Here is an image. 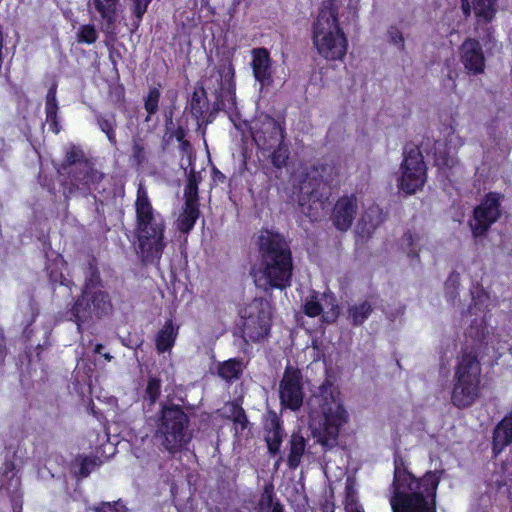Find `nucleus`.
Returning a JSON list of instances; mask_svg holds the SVG:
<instances>
[{
  "label": "nucleus",
  "mask_w": 512,
  "mask_h": 512,
  "mask_svg": "<svg viewBox=\"0 0 512 512\" xmlns=\"http://www.w3.org/2000/svg\"><path fill=\"white\" fill-rule=\"evenodd\" d=\"M393 464L389 500L392 512H437V491L442 471L429 470L416 477L399 453H395Z\"/></svg>",
  "instance_id": "f257e3e1"
},
{
  "label": "nucleus",
  "mask_w": 512,
  "mask_h": 512,
  "mask_svg": "<svg viewBox=\"0 0 512 512\" xmlns=\"http://www.w3.org/2000/svg\"><path fill=\"white\" fill-rule=\"evenodd\" d=\"M260 266L271 289L285 290L292 284L293 256L290 243L279 232L263 229L258 237Z\"/></svg>",
  "instance_id": "f03ea898"
},
{
  "label": "nucleus",
  "mask_w": 512,
  "mask_h": 512,
  "mask_svg": "<svg viewBox=\"0 0 512 512\" xmlns=\"http://www.w3.org/2000/svg\"><path fill=\"white\" fill-rule=\"evenodd\" d=\"M135 214L141 261L144 264L159 263L166 247V223L164 217L153 208L142 184L137 189Z\"/></svg>",
  "instance_id": "7ed1b4c3"
},
{
  "label": "nucleus",
  "mask_w": 512,
  "mask_h": 512,
  "mask_svg": "<svg viewBox=\"0 0 512 512\" xmlns=\"http://www.w3.org/2000/svg\"><path fill=\"white\" fill-rule=\"evenodd\" d=\"M101 273L95 258L88 261L84 283L80 294L67 310V319L77 325L79 332L83 326H90L94 318L100 319L112 311L110 294L103 290Z\"/></svg>",
  "instance_id": "20e7f679"
},
{
  "label": "nucleus",
  "mask_w": 512,
  "mask_h": 512,
  "mask_svg": "<svg viewBox=\"0 0 512 512\" xmlns=\"http://www.w3.org/2000/svg\"><path fill=\"white\" fill-rule=\"evenodd\" d=\"M312 42L318 54L326 60H343L348 39L340 26L336 0H326L319 8L311 27Z\"/></svg>",
  "instance_id": "39448f33"
},
{
  "label": "nucleus",
  "mask_w": 512,
  "mask_h": 512,
  "mask_svg": "<svg viewBox=\"0 0 512 512\" xmlns=\"http://www.w3.org/2000/svg\"><path fill=\"white\" fill-rule=\"evenodd\" d=\"M477 346L462 348L457 356L451 402L458 409L471 407L480 396L482 366Z\"/></svg>",
  "instance_id": "423d86ee"
},
{
  "label": "nucleus",
  "mask_w": 512,
  "mask_h": 512,
  "mask_svg": "<svg viewBox=\"0 0 512 512\" xmlns=\"http://www.w3.org/2000/svg\"><path fill=\"white\" fill-rule=\"evenodd\" d=\"M188 425L189 417L180 405L163 404L157 425V436L163 448L171 454L180 452L190 440L187 437Z\"/></svg>",
  "instance_id": "0eeeda50"
},
{
  "label": "nucleus",
  "mask_w": 512,
  "mask_h": 512,
  "mask_svg": "<svg viewBox=\"0 0 512 512\" xmlns=\"http://www.w3.org/2000/svg\"><path fill=\"white\" fill-rule=\"evenodd\" d=\"M319 392L323 401L319 403L323 415V422L315 436L322 447L331 449L337 444L340 428L347 422V411L344 406L337 401L331 383H323L319 387Z\"/></svg>",
  "instance_id": "6e6552de"
},
{
  "label": "nucleus",
  "mask_w": 512,
  "mask_h": 512,
  "mask_svg": "<svg viewBox=\"0 0 512 512\" xmlns=\"http://www.w3.org/2000/svg\"><path fill=\"white\" fill-rule=\"evenodd\" d=\"M505 196L498 191L485 193L472 211L468 222L474 239L485 237L491 227L498 222L503 214L502 202Z\"/></svg>",
  "instance_id": "1a4fd4ad"
},
{
  "label": "nucleus",
  "mask_w": 512,
  "mask_h": 512,
  "mask_svg": "<svg viewBox=\"0 0 512 512\" xmlns=\"http://www.w3.org/2000/svg\"><path fill=\"white\" fill-rule=\"evenodd\" d=\"M57 172L64 177L61 185L66 202H69L76 192L90 193L104 178V174L94 167L92 161Z\"/></svg>",
  "instance_id": "9d476101"
},
{
  "label": "nucleus",
  "mask_w": 512,
  "mask_h": 512,
  "mask_svg": "<svg viewBox=\"0 0 512 512\" xmlns=\"http://www.w3.org/2000/svg\"><path fill=\"white\" fill-rule=\"evenodd\" d=\"M279 401L282 409L299 411L303 406L305 391L301 369L287 364L278 387Z\"/></svg>",
  "instance_id": "9b49d317"
},
{
  "label": "nucleus",
  "mask_w": 512,
  "mask_h": 512,
  "mask_svg": "<svg viewBox=\"0 0 512 512\" xmlns=\"http://www.w3.org/2000/svg\"><path fill=\"white\" fill-rule=\"evenodd\" d=\"M272 329V314L262 304L250 307L242 317L241 337L245 344H259L268 340Z\"/></svg>",
  "instance_id": "f8f14e48"
},
{
  "label": "nucleus",
  "mask_w": 512,
  "mask_h": 512,
  "mask_svg": "<svg viewBox=\"0 0 512 512\" xmlns=\"http://www.w3.org/2000/svg\"><path fill=\"white\" fill-rule=\"evenodd\" d=\"M401 170L399 186L402 191L414 194L423 187L426 180V165L418 147L404 151Z\"/></svg>",
  "instance_id": "ddd939ff"
},
{
  "label": "nucleus",
  "mask_w": 512,
  "mask_h": 512,
  "mask_svg": "<svg viewBox=\"0 0 512 512\" xmlns=\"http://www.w3.org/2000/svg\"><path fill=\"white\" fill-rule=\"evenodd\" d=\"M250 133L262 155H265V151H270L276 142L285 138V128L275 118L265 113H261L252 120Z\"/></svg>",
  "instance_id": "4468645a"
},
{
  "label": "nucleus",
  "mask_w": 512,
  "mask_h": 512,
  "mask_svg": "<svg viewBox=\"0 0 512 512\" xmlns=\"http://www.w3.org/2000/svg\"><path fill=\"white\" fill-rule=\"evenodd\" d=\"M218 88L215 90V101L213 111L224 110L227 106L232 107L236 104V85L235 69L232 58L222 60L217 66Z\"/></svg>",
  "instance_id": "2eb2a0df"
},
{
  "label": "nucleus",
  "mask_w": 512,
  "mask_h": 512,
  "mask_svg": "<svg viewBox=\"0 0 512 512\" xmlns=\"http://www.w3.org/2000/svg\"><path fill=\"white\" fill-rule=\"evenodd\" d=\"M264 441L271 457L278 456L276 466L283 460L281 446L286 435L283 420L274 410H268L263 421Z\"/></svg>",
  "instance_id": "dca6fc26"
},
{
  "label": "nucleus",
  "mask_w": 512,
  "mask_h": 512,
  "mask_svg": "<svg viewBox=\"0 0 512 512\" xmlns=\"http://www.w3.org/2000/svg\"><path fill=\"white\" fill-rule=\"evenodd\" d=\"M460 60L468 74L478 75L484 72L485 56L482 45L475 38H467L460 46Z\"/></svg>",
  "instance_id": "f3484780"
},
{
  "label": "nucleus",
  "mask_w": 512,
  "mask_h": 512,
  "mask_svg": "<svg viewBox=\"0 0 512 512\" xmlns=\"http://www.w3.org/2000/svg\"><path fill=\"white\" fill-rule=\"evenodd\" d=\"M119 5L120 0H88L89 11L100 16L101 28L104 33L113 34L115 32Z\"/></svg>",
  "instance_id": "a211bd4d"
},
{
  "label": "nucleus",
  "mask_w": 512,
  "mask_h": 512,
  "mask_svg": "<svg viewBox=\"0 0 512 512\" xmlns=\"http://www.w3.org/2000/svg\"><path fill=\"white\" fill-rule=\"evenodd\" d=\"M357 212V198L354 194L340 197L332 212V221L335 227L341 231L348 230Z\"/></svg>",
  "instance_id": "6ab92c4d"
},
{
  "label": "nucleus",
  "mask_w": 512,
  "mask_h": 512,
  "mask_svg": "<svg viewBox=\"0 0 512 512\" xmlns=\"http://www.w3.org/2000/svg\"><path fill=\"white\" fill-rule=\"evenodd\" d=\"M252 54V71L256 81L261 86H270L273 82L272 60L265 47L254 48Z\"/></svg>",
  "instance_id": "aec40b11"
},
{
  "label": "nucleus",
  "mask_w": 512,
  "mask_h": 512,
  "mask_svg": "<svg viewBox=\"0 0 512 512\" xmlns=\"http://www.w3.org/2000/svg\"><path fill=\"white\" fill-rule=\"evenodd\" d=\"M512 444V412L507 413L495 426L492 436V451L498 456Z\"/></svg>",
  "instance_id": "412c9836"
},
{
  "label": "nucleus",
  "mask_w": 512,
  "mask_h": 512,
  "mask_svg": "<svg viewBox=\"0 0 512 512\" xmlns=\"http://www.w3.org/2000/svg\"><path fill=\"white\" fill-rule=\"evenodd\" d=\"M59 104L57 100V84L50 86L45 96V121L48 124L49 131L57 135L61 132V124L59 119Z\"/></svg>",
  "instance_id": "4be33fe9"
},
{
  "label": "nucleus",
  "mask_w": 512,
  "mask_h": 512,
  "mask_svg": "<svg viewBox=\"0 0 512 512\" xmlns=\"http://www.w3.org/2000/svg\"><path fill=\"white\" fill-rule=\"evenodd\" d=\"M179 334V327L172 319H167L161 329L155 335V350L160 354L170 352L175 346Z\"/></svg>",
  "instance_id": "5701e85b"
},
{
  "label": "nucleus",
  "mask_w": 512,
  "mask_h": 512,
  "mask_svg": "<svg viewBox=\"0 0 512 512\" xmlns=\"http://www.w3.org/2000/svg\"><path fill=\"white\" fill-rule=\"evenodd\" d=\"M306 448L307 440L301 431L292 432L288 441L287 466L289 469L296 470L300 466Z\"/></svg>",
  "instance_id": "b1692460"
},
{
  "label": "nucleus",
  "mask_w": 512,
  "mask_h": 512,
  "mask_svg": "<svg viewBox=\"0 0 512 512\" xmlns=\"http://www.w3.org/2000/svg\"><path fill=\"white\" fill-rule=\"evenodd\" d=\"M245 364L241 358H230L220 362L217 367L218 376L228 383H232L242 376Z\"/></svg>",
  "instance_id": "393cba45"
},
{
  "label": "nucleus",
  "mask_w": 512,
  "mask_h": 512,
  "mask_svg": "<svg viewBox=\"0 0 512 512\" xmlns=\"http://www.w3.org/2000/svg\"><path fill=\"white\" fill-rule=\"evenodd\" d=\"M200 214L199 203L184 202L183 212L177 220L178 230L183 234L190 233L200 217Z\"/></svg>",
  "instance_id": "a878e982"
},
{
  "label": "nucleus",
  "mask_w": 512,
  "mask_h": 512,
  "mask_svg": "<svg viewBox=\"0 0 512 512\" xmlns=\"http://www.w3.org/2000/svg\"><path fill=\"white\" fill-rule=\"evenodd\" d=\"M257 512H284V507L276 498L273 484L265 485L261 493Z\"/></svg>",
  "instance_id": "bb28decb"
},
{
  "label": "nucleus",
  "mask_w": 512,
  "mask_h": 512,
  "mask_svg": "<svg viewBox=\"0 0 512 512\" xmlns=\"http://www.w3.org/2000/svg\"><path fill=\"white\" fill-rule=\"evenodd\" d=\"M88 162H91V160L87 158L82 147L80 145L70 144L66 148L64 159L62 160L58 170H67Z\"/></svg>",
  "instance_id": "cd10ccee"
},
{
  "label": "nucleus",
  "mask_w": 512,
  "mask_h": 512,
  "mask_svg": "<svg viewBox=\"0 0 512 512\" xmlns=\"http://www.w3.org/2000/svg\"><path fill=\"white\" fill-rule=\"evenodd\" d=\"M95 121L99 129L106 135L109 143L112 146L117 145L116 129L117 120L114 113H96Z\"/></svg>",
  "instance_id": "c85d7f7f"
},
{
  "label": "nucleus",
  "mask_w": 512,
  "mask_h": 512,
  "mask_svg": "<svg viewBox=\"0 0 512 512\" xmlns=\"http://www.w3.org/2000/svg\"><path fill=\"white\" fill-rule=\"evenodd\" d=\"M373 312V306L369 301L354 304L347 309V319L354 327L362 326Z\"/></svg>",
  "instance_id": "c756f323"
},
{
  "label": "nucleus",
  "mask_w": 512,
  "mask_h": 512,
  "mask_svg": "<svg viewBox=\"0 0 512 512\" xmlns=\"http://www.w3.org/2000/svg\"><path fill=\"white\" fill-rule=\"evenodd\" d=\"M266 155H268L275 168L281 169L286 167L290 156L289 145L284 141V139H281L273 145V148H271L270 151H265L264 156Z\"/></svg>",
  "instance_id": "7c9ffc66"
},
{
  "label": "nucleus",
  "mask_w": 512,
  "mask_h": 512,
  "mask_svg": "<svg viewBox=\"0 0 512 512\" xmlns=\"http://www.w3.org/2000/svg\"><path fill=\"white\" fill-rule=\"evenodd\" d=\"M189 105L191 115L196 120L202 119L209 107L207 92L203 86L192 93Z\"/></svg>",
  "instance_id": "2f4dec72"
},
{
  "label": "nucleus",
  "mask_w": 512,
  "mask_h": 512,
  "mask_svg": "<svg viewBox=\"0 0 512 512\" xmlns=\"http://www.w3.org/2000/svg\"><path fill=\"white\" fill-rule=\"evenodd\" d=\"M475 16L484 22H490L495 14V0H473Z\"/></svg>",
  "instance_id": "473e14b6"
},
{
  "label": "nucleus",
  "mask_w": 512,
  "mask_h": 512,
  "mask_svg": "<svg viewBox=\"0 0 512 512\" xmlns=\"http://www.w3.org/2000/svg\"><path fill=\"white\" fill-rule=\"evenodd\" d=\"M200 177L197 176L194 167L192 166L187 176V183L184 189V202L185 203H199V189L198 185Z\"/></svg>",
  "instance_id": "72a5a7b5"
},
{
  "label": "nucleus",
  "mask_w": 512,
  "mask_h": 512,
  "mask_svg": "<svg viewBox=\"0 0 512 512\" xmlns=\"http://www.w3.org/2000/svg\"><path fill=\"white\" fill-rule=\"evenodd\" d=\"M161 98V92L159 88H150L147 95L144 97V109L147 113L145 118L146 122L151 120V117L155 115L159 109V102Z\"/></svg>",
  "instance_id": "f704fd0d"
},
{
  "label": "nucleus",
  "mask_w": 512,
  "mask_h": 512,
  "mask_svg": "<svg viewBox=\"0 0 512 512\" xmlns=\"http://www.w3.org/2000/svg\"><path fill=\"white\" fill-rule=\"evenodd\" d=\"M98 39V32L93 24L80 25L76 32V41L79 44H94Z\"/></svg>",
  "instance_id": "c9c22d12"
},
{
  "label": "nucleus",
  "mask_w": 512,
  "mask_h": 512,
  "mask_svg": "<svg viewBox=\"0 0 512 512\" xmlns=\"http://www.w3.org/2000/svg\"><path fill=\"white\" fill-rule=\"evenodd\" d=\"M161 395V380L156 376H150L144 390V400H148L150 405L156 403Z\"/></svg>",
  "instance_id": "e433bc0d"
},
{
  "label": "nucleus",
  "mask_w": 512,
  "mask_h": 512,
  "mask_svg": "<svg viewBox=\"0 0 512 512\" xmlns=\"http://www.w3.org/2000/svg\"><path fill=\"white\" fill-rule=\"evenodd\" d=\"M303 313L310 318H315L323 313V306L318 300L317 291L313 290L311 295L305 299Z\"/></svg>",
  "instance_id": "4c0bfd02"
},
{
  "label": "nucleus",
  "mask_w": 512,
  "mask_h": 512,
  "mask_svg": "<svg viewBox=\"0 0 512 512\" xmlns=\"http://www.w3.org/2000/svg\"><path fill=\"white\" fill-rule=\"evenodd\" d=\"M306 184L302 186V196L300 198V206L304 207L305 195L307 199L312 204H318L319 207H322L324 202L328 199L330 192H320L318 188H313L311 191H305Z\"/></svg>",
  "instance_id": "58836bf2"
},
{
  "label": "nucleus",
  "mask_w": 512,
  "mask_h": 512,
  "mask_svg": "<svg viewBox=\"0 0 512 512\" xmlns=\"http://www.w3.org/2000/svg\"><path fill=\"white\" fill-rule=\"evenodd\" d=\"M460 286V274L456 271H452L447 280L445 281V296L451 300L455 301L458 297V288Z\"/></svg>",
  "instance_id": "ea45409f"
},
{
  "label": "nucleus",
  "mask_w": 512,
  "mask_h": 512,
  "mask_svg": "<svg viewBox=\"0 0 512 512\" xmlns=\"http://www.w3.org/2000/svg\"><path fill=\"white\" fill-rule=\"evenodd\" d=\"M414 234L412 231L408 230L404 233L401 239V246L406 251L407 255L411 259H416L419 261V249L416 248Z\"/></svg>",
  "instance_id": "a19ab883"
},
{
  "label": "nucleus",
  "mask_w": 512,
  "mask_h": 512,
  "mask_svg": "<svg viewBox=\"0 0 512 512\" xmlns=\"http://www.w3.org/2000/svg\"><path fill=\"white\" fill-rule=\"evenodd\" d=\"M131 2L132 14L137 24H139L143 20V17L147 12L148 7L151 4L152 0H131Z\"/></svg>",
  "instance_id": "79ce46f5"
},
{
  "label": "nucleus",
  "mask_w": 512,
  "mask_h": 512,
  "mask_svg": "<svg viewBox=\"0 0 512 512\" xmlns=\"http://www.w3.org/2000/svg\"><path fill=\"white\" fill-rule=\"evenodd\" d=\"M233 422L235 424L240 425L242 431H244L249 424V420L247 418L246 412L242 406L233 405Z\"/></svg>",
  "instance_id": "37998d69"
},
{
  "label": "nucleus",
  "mask_w": 512,
  "mask_h": 512,
  "mask_svg": "<svg viewBox=\"0 0 512 512\" xmlns=\"http://www.w3.org/2000/svg\"><path fill=\"white\" fill-rule=\"evenodd\" d=\"M132 157L138 165L145 161L146 152L141 139L133 140Z\"/></svg>",
  "instance_id": "c03bdc74"
},
{
  "label": "nucleus",
  "mask_w": 512,
  "mask_h": 512,
  "mask_svg": "<svg viewBox=\"0 0 512 512\" xmlns=\"http://www.w3.org/2000/svg\"><path fill=\"white\" fill-rule=\"evenodd\" d=\"M126 507L119 501L110 503L103 502L96 509L95 512H125Z\"/></svg>",
  "instance_id": "a18cd8bd"
},
{
  "label": "nucleus",
  "mask_w": 512,
  "mask_h": 512,
  "mask_svg": "<svg viewBox=\"0 0 512 512\" xmlns=\"http://www.w3.org/2000/svg\"><path fill=\"white\" fill-rule=\"evenodd\" d=\"M38 182L42 188L46 189L50 194L56 195L55 181L52 176L39 173Z\"/></svg>",
  "instance_id": "49530a36"
},
{
  "label": "nucleus",
  "mask_w": 512,
  "mask_h": 512,
  "mask_svg": "<svg viewBox=\"0 0 512 512\" xmlns=\"http://www.w3.org/2000/svg\"><path fill=\"white\" fill-rule=\"evenodd\" d=\"M388 35L394 45L398 46L401 50L405 49L403 34L397 27L391 26L388 30Z\"/></svg>",
  "instance_id": "de8ad7c7"
},
{
  "label": "nucleus",
  "mask_w": 512,
  "mask_h": 512,
  "mask_svg": "<svg viewBox=\"0 0 512 512\" xmlns=\"http://www.w3.org/2000/svg\"><path fill=\"white\" fill-rule=\"evenodd\" d=\"M94 465H95V462L91 458H89V457L82 458V460L80 462L78 474L81 477H87L91 473Z\"/></svg>",
  "instance_id": "09e8293b"
},
{
  "label": "nucleus",
  "mask_w": 512,
  "mask_h": 512,
  "mask_svg": "<svg viewBox=\"0 0 512 512\" xmlns=\"http://www.w3.org/2000/svg\"><path fill=\"white\" fill-rule=\"evenodd\" d=\"M173 136L179 143H181L183 148L190 145L189 141L185 139L186 131L182 126H178L176 128V130L173 133Z\"/></svg>",
  "instance_id": "8fccbe9b"
},
{
  "label": "nucleus",
  "mask_w": 512,
  "mask_h": 512,
  "mask_svg": "<svg viewBox=\"0 0 512 512\" xmlns=\"http://www.w3.org/2000/svg\"><path fill=\"white\" fill-rule=\"evenodd\" d=\"M330 314H331V318L330 319H329L328 315L327 316H323L324 321H326L328 323H332V322H334L339 317L340 309H339V306L337 304L332 306Z\"/></svg>",
  "instance_id": "3c124183"
},
{
  "label": "nucleus",
  "mask_w": 512,
  "mask_h": 512,
  "mask_svg": "<svg viewBox=\"0 0 512 512\" xmlns=\"http://www.w3.org/2000/svg\"><path fill=\"white\" fill-rule=\"evenodd\" d=\"M7 346L5 341L4 333L1 331V340H0V363H3L5 361V358L7 356Z\"/></svg>",
  "instance_id": "603ef678"
},
{
  "label": "nucleus",
  "mask_w": 512,
  "mask_h": 512,
  "mask_svg": "<svg viewBox=\"0 0 512 512\" xmlns=\"http://www.w3.org/2000/svg\"><path fill=\"white\" fill-rule=\"evenodd\" d=\"M49 277L52 283L64 285L65 277L61 272L51 271Z\"/></svg>",
  "instance_id": "864d4df0"
},
{
  "label": "nucleus",
  "mask_w": 512,
  "mask_h": 512,
  "mask_svg": "<svg viewBox=\"0 0 512 512\" xmlns=\"http://www.w3.org/2000/svg\"><path fill=\"white\" fill-rule=\"evenodd\" d=\"M35 321V316L32 317V319L29 321V323L25 326L23 329V337L26 341H29L33 335V329L31 328L33 322Z\"/></svg>",
  "instance_id": "5fc2aeb1"
},
{
  "label": "nucleus",
  "mask_w": 512,
  "mask_h": 512,
  "mask_svg": "<svg viewBox=\"0 0 512 512\" xmlns=\"http://www.w3.org/2000/svg\"><path fill=\"white\" fill-rule=\"evenodd\" d=\"M212 174H213V179L215 181H218L221 183H224L226 181V176L220 170H218L216 167H214L212 169Z\"/></svg>",
  "instance_id": "6e6d98bb"
},
{
  "label": "nucleus",
  "mask_w": 512,
  "mask_h": 512,
  "mask_svg": "<svg viewBox=\"0 0 512 512\" xmlns=\"http://www.w3.org/2000/svg\"><path fill=\"white\" fill-rule=\"evenodd\" d=\"M461 1V8L463 11V14L465 17H468L471 13V5L469 0H460Z\"/></svg>",
  "instance_id": "4d7b16f0"
},
{
  "label": "nucleus",
  "mask_w": 512,
  "mask_h": 512,
  "mask_svg": "<svg viewBox=\"0 0 512 512\" xmlns=\"http://www.w3.org/2000/svg\"><path fill=\"white\" fill-rule=\"evenodd\" d=\"M35 350H36V358H37L38 361H40L41 360V352L43 350V346L41 344H38L36 346Z\"/></svg>",
  "instance_id": "13d9d810"
},
{
  "label": "nucleus",
  "mask_w": 512,
  "mask_h": 512,
  "mask_svg": "<svg viewBox=\"0 0 512 512\" xmlns=\"http://www.w3.org/2000/svg\"><path fill=\"white\" fill-rule=\"evenodd\" d=\"M164 115H165L166 122H170L171 123L172 122V116H173L172 109H170L169 112L165 111Z\"/></svg>",
  "instance_id": "bf43d9fd"
},
{
  "label": "nucleus",
  "mask_w": 512,
  "mask_h": 512,
  "mask_svg": "<svg viewBox=\"0 0 512 512\" xmlns=\"http://www.w3.org/2000/svg\"><path fill=\"white\" fill-rule=\"evenodd\" d=\"M13 481L15 482V488H16V491L14 492V494H16L18 491V488L20 487L21 480L19 477H17V478L12 477L11 482H13Z\"/></svg>",
  "instance_id": "052dcab7"
},
{
  "label": "nucleus",
  "mask_w": 512,
  "mask_h": 512,
  "mask_svg": "<svg viewBox=\"0 0 512 512\" xmlns=\"http://www.w3.org/2000/svg\"><path fill=\"white\" fill-rule=\"evenodd\" d=\"M103 348H104V347H103V345H102V344H96L94 351H95V353H101V350H102Z\"/></svg>",
  "instance_id": "680f3d73"
},
{
  "label": "nucleus",
  "mask_w": 512,
  "mask_h": 512,
  "mask_svg": "<svg viewBox=\"0 0 512 512\" xmlns=\"http://www.w3.org/2000/svg\"><path fill=\"white\" fill-rule=\"evenodd\" d=\"M103 357L105 358V360L107 361H111L113 356L110 354V353H105L103 354Z\"/></svg>",
  "instance_id": "e2e57ef3"
},
{
  "label": "nucleus",
  "mask_w": 512,
  "mask_h": 512,
  "mask_svg": "<svg viewBox=\"0 0 512 512\" xmlns=\"http://www.w3.org/2000/svg\"><path fill=\"white\" fill-rule=\"evenodd\" d=\"M109 58H110V60H111V62H112V64H113L114 68H116V66H117V62H116V60L114 59V57H113L112 53H110Z\"/></svg>",
  "instance_id": "0e129e2a"
},
{
  "label": "nucleus",
  "mask_w": 512,
  "mask_h": 512,
  "mask_svg": "<svg viewBox=\"0 0 512 512\" xmlns=\"http://www.w3.org/2000/svg\"><path fill=\"white\" fill-rule=\"evenodd\" d=\"M328 167H329V166H328L327 164H325V165H321V170H322V172H325V171H326V169H327Z\"/></svg>",
  "instance_id": "69168bd1"
},
{
  "label": "nucleus",
  "mask_w": 512,
  "mask_h": 512,
  "mask_svg": "<svg viewBox=\"0 0 512 512\" xmlns=\"http://www.w3.org/2000/svg\"><path fill=\"white\" fill-rule=\"evenodd\" d=\"M323 185L325 186L328 183V179H325V181H322Z\"/></svg>",
  "instance_id": "338daca9"
},
{
  "label": "nucleus",
  "mask_w": 512,
  "mask_h": 512,
  "mask_svg": "<svg viewBox=\"0 0 512 512\" xmlns=\"http://www.w3.org/2000/svg\"><path fill=\"white\" fill-rule=\"evenodd\" d=\"M355 512H364V511H361V510H359V509H356V510H355Z\"/></svg>",
  "instance_id": "774afa93"
}]
</instances>
